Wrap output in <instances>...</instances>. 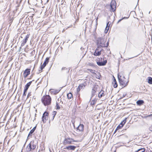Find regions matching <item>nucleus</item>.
Returning a JSON list of instances; mask_svg holds the SVG:
<instances>
[{
	"instance_id": "c756f323",
	"label": "nucleus",
	"mask_w": 152,
	"mask_h": 152,
	"mask_svg": "<svg viewBox=\"0 0 152 152\" xmlns=\"http://www.w3.org/2000/svg\"><path fill=\"white\" fill-rule=\"evenodd\" d=\"M87 70L88 71H89L91 72L92 73H94L95 70H92L90 69H88Z\"/></svg>"
},
{
	"instance_id": "c85d7f7f",
	"label": "nucleus",
	"mask_w": 152,
	"mask_h": 152,
	"mask_svg": "<svg viewBox=\"0 0 152 152\" xmlns=\"http://www.w3.org/2000/svg\"><path fill=\"white\" fill-rule=\"evenodd\" d=\"M44 68L43 66L42 65H41L40 67V69L39 70V73H40L42 72V70Z\"/></svg>"
},
{
	"instance_id": "e433bc0d",
	"label": "nucleus",
	"mask_w": 152,
	"mask_h": 152,
	"mask_svg": "<svg viewBox=\"0 0 152 152\" xmlns=\"http://www.w3.org/2000/svg\"><path fill=\"white\" fill-rule=\"evenodd\" d=\"M80 88L79 87H78V88H77V91L78 92L79 91H80Z\"/></svg>"
},
{
	"instance_id": "412c9836",
	"label": "nucleus",
	"mask_w": 152,
	"mask_h": 152,
	"mask_svg": "<svg viewBox=\"0 0 152 152\" xmlns=\"http://www.w3.org/2000/svg\"><path fill=\"white\" fill-rule=\"evenodd\" d=\"M96 90L95 88H94L92 89V91H91V98H92L93 96H95L96 93Z\"/></svg>"
},
{
	"instance_id": "393cba45",
	"label": "nucleus",
	"mask_w": 152,
	"mask_h": 152,
	"mask_svg": "<svg viewBox=\"0 0 152 152\" xmlns=\"http://www.w3.org/2000/svg\"><path fill=\"white\" fill-rule=\"evenodd\" d=\"M148 82L150 84H152V78L151 77H148Z\"/></svg>"
},
{
	"instance_id": "b1692460",
	"label": "nucleus",
	"mask_w": 152,
	"mask_h": 152,
	"mask_svg": "<svg viewBox=\"0 0 152 152\" xmlns=\"http://www.w3.org/2000/svg\"><path fill=\"white\" fill-rule=\"evenodd\" d=\"M49 58L48 57H47L46 58L45 60V61L43 64H45V65H46L47 64H48L49 60Z\"/></svg>"
},
{
	"instance_id": "f03ea898",
	"label": "nucleus",
	"mask_w": 152,
	"mask_h": 152,
	"mask_svg": "<svg viewBox=\"0 0 152 152\" xmlns=\"http://www.w3.org/2000/svg\"><path fill=\"white\" fill-rule=\"evenodd\" d=\"M41 101L45 106H48L50 104L51 98L49 95H46L42 98Z\"/></svg>"
},
{
	"instance_id": "bb28decb",
	"label": "nucleus",
	"mask_w": 152,
	"mask_h": 152,
	"mask_svg": "<svg viewBox=\"0 0 152 152\" xmlns=\"http://www.w3.org/2000/svg\"><path fill=\"white\" fill-rule=\"evenodd\" d=\"M123 124H121L120 123V124L116 128L117 129H121V128H122L123 126Z\"/></svg>"
},
{
	"instance_id": "f8f14e48",
	"label": "nucleus",
	"mask_w": 152,
	"mask_h": 152,
	"mask_svg": "<svg viewBox=\"0 0 152 152\" xmlns=\"http://www.w3.org/2000/svg\"><path fill=\"white\" fill-rule=\"evenodd\" d=\"M84 126L83 124H80L77 127V131L82 132L84 130Z\"/></svg>"
},
{
	"instance_id": "c03bdc74",
	"label": "nucleus",
	"mask_w": 152,
	"mask_h": 152,
	"mask_svg": "<svg viewBox=\"0 0 152 152\" xmlns=\"http://www.w3.org/2000/svg\"><path fill=\"white\" fill-rule=\"evenodd\" d=\"M122 20V19H121L119 20H118V23L119 22H120Z\"/></svg>"
},
{
	"instance_id": "de8ad7c7",
	"label": "nucleus",
	"mask_w": 152,
	"mask_h": 152,
	"mask_svg": "<svg viewBox=\"0 0 152 152\" xmlns=\"http://www.w3.org/2000/svg\"><path fill=\"white\" fill-rule=\"evenodd\" d=\"M72 124H74V123H73V122H72Z\"/></svg>"
},
{
	"instance_id": "72a5a7b5",
	"label": "nucleus",
	"mask_w": 152,
	"mask_h": 152,
	"mask_svg": "<svg viewBox=\"0 0 152 152\" xmlns=\"http://www.w3.org/2000/svg\"><path fill=\"white\" fill-rule=\"evenodd\" d=\"M27 91H25V90H24V92L23 94V96H26V93L27 92Z\"/></svg>"
},
{
	"instance_id": "8fccbe9b",
	"label": "nucleus",
	"mask_w": 152,
	"mask_h": 152,
	"mask_svg": "<svg viewBox=\"0 0 152 152\" xmlns=\"http://www.w3.org/2000/svg\"><path fill=\"white\" fill-rule=\"evenodd\" d=\"M81 49H82V48H81Z\"/></svg>"
},
{
	"instance_id": "7c9ffc66",
	"label": "nucleus",
	"mask_w": 152,
	"mask_h": 152,
	"mask_svg": "<svg viewBox=\"0 0 152 152\" xmlns=\"http://www.w3.org/2000/svg\"><path fill=\"white\" fill-rule=\"evenodd\" d=\"M126 118H125L121 123L123 124V126L125 124L126 122Z\"/></svg>"
},
{
	"instance_id": "a18cd8bd",
	"label": "nucleus",
	"mask_w": 152,
	"mask_h": 152,
	"mask_svg": "<svg viewBox=\"0 0 152 152\" xmlns=\"http://www.w3.org/2000/svg\"><path fill=\"white\" fill-rule=\"evenodd\" d=\"M30 95V93L28 94V96H27V98H28L29 97V96Z\"/></svg>"
},
{
	"instance_id": "dca6fc26",
	"label": "nucleus",
	"mask_w": 152,
	"mask_h": 152,
	"mask_svg": "<svg viewBox=\"0 0 152 152\" xmlns=\"http://www.w3.org/2000/svg\"><path fill=\"white\" fill-rule=\"evenodd\" d=\"M60 91V90H54L53 89H51L50 90V92L52 94H58Z\"/></svg>"
},
{
	"instance_id": "9d476101",
	"label": "nucleus",
	"mask_w": 152,
	"mask_h": 152,
	"mask_svg": "<svg viewBox=\"0 0 152 152\" xmlns=\"http://www.w3.org/2000/svg\"><path fill=\"white\" fill-rule=\"evenodd\" d=\"M102 50H99V49L97 48L95 50L94 55L95 56H99L101 54Z\"/></svg>"
},
{
	"instance_id": "c9c22d12",
	"label": "nucleus",
	"mask_w": 152,
	"mask_h": 152,
	"mask_svg": "<svg viewBox=\"0 0 152 152\" xmlns=\"http://www.w3.org/2000/svg\"><path fill=\"white\" fill-rule=\"evenodd\" d=\"M88 64L89 65L91 66H94V64L92 63H90Z\"/></svg>"
},
{
	"instance_id": "a19ab883",
	"label": "nucleus",
	"mask_w": 152,
	"mask_h": 152,
	"mask_svg": "<svg viewBox=\"0 0 152 152\" xmlns=\"http://www.w3.org/2000/svg\"><path fill=\"white\" fill-rule=\"evenodd\" d=\"M95 102H92H92H91V104H92V105H94L95 103Z\"/></svg>"
},
{
	"instance_id": "473e14b6",
	"label": "nucleus",
	"mask_w": 152,
	"mask_h": 152,
	"mask_svg": "<svg viewBox=\"0 0 152 152\" xmlns=\"http://www.w3.org/2000/svg\"><path fill=\"white\" fill-rule=\"evenodd\" d=\"M80 88H82V87H85L84 84H80L78 86Z\"/></svg>"
},
{
	"instance_id": "aec40b11",
	"label": "nucleus",
	"mask_w": 152,
	"mask_h": 152,
	"mask_svg": "<svg viewBox=\"0 0 152 152\" xmlns=\"http://www.w3.org/2000/svg\"><path fill=\"white\" fill-rule=\"evenodd\" d=\"M36 126H35L34 127V128L30 131V132H29L28 134V137L31 136L32 134L34 132V131L36 129Z\"/></svg>"
},
{
	"instance_id": "7ed1b4c3",
	"label": "nucleus",
	"mask_w": 152,
	"mask_h": 152,
	"mask_svg": "<svg viewBox=\"0 0 152 152\" xmlns=\"http://www.w3.org/2000/svg\"><path fill=\"white\" fill-rule=\"evenodd\" d=\"M118 77L120 85L123 88L125 87L128 85V81L126 82L124 80L125 78L124 77H122L120 75L118 74Z\"/></svg>"
},
{
	"instance_id": "58836bf2",
	"label": "nucleus",
	"mask_w": 152,
	"mask_h": 152,
	"mask_svg": "<svg viewBox=\"0 0 152 152\" xmlns=\"http://www.w3.org/2000/svg\"><path fill=\"white\" fill-rule=\"evenodd\" d=\"M118 130V129H117V128H116V129H115V131H114V133H116V131H117Z\"/></svg>"
},
{
	"instance_id": "4be33fe9",
	"label": "nucleus",
	"mask_w": 152,
	"mask_h": 152,
	"mask_svg": "<svg viewBox=\"0 0 152 152\" xmlns=\"http://www.w3.org/2000/svg\"><path fill=\"white\" fill-rule=\"evenodd\" d=\"M64 70H65L66 71V72L67 73H68L69 72V69L68 68H66V67H63L61 69V71H62Z\"/></svg>"
},
{
	"instance_id": "20e7f679",
	"label": "nucleus",
	"mask_w": 152,
	"mask_h": 152,
	"mask_svg": "<svg viewBox=\"0 0 152 152\" xmlns=\"http://www.w3.org/2000/svg\"><path fill=\"white\" fill-rule=\"evenodd\" d=\"M76 142L73 139L70 138H65L64 141V144L65 145L66 144H73V142Z\"/></svg>"
},
{
	"instance_id": "09e8293b",
	"label": "nucleus",
	"mask_w": 152,
	"mask_h": 152,
	"mask_svg": "<svg viewBox=\"0 0 152 152\" xmlns=\"http://www.w3.org/2000/svg\"><path fill=\"white\" fill-rule=\"evenodd\" d=\"M103 49H102L101 50H103Z\"/></svg>"
},
{
	"instance_id": "39448f33",
	"label": "nucleus",
	"mask_w": 152,
	"mask_h": 152,
	"mask_svg": "<svg viewBox=\"0 0 152 152\" xmlns=\"http://www.w3.org/2000/svg\"><path fill=\"white\" fill-rule=\"evenodd\" d=\"M110 11L114 12L115 10L116 3L115 0H112L110 3Z\"/></svg>"
},
{
	"instance_id": "2eb2a0df",
	"label": "nucleus",
	"mask_w": 152,
	"mask_h": 152,
	"mask_svg": "<svg viewBox=\"0 0 152 152\" xmlns=\"http://www.w3.org/2000/svg\"><path fill=\"white\" fill-rule=\"evenodd\" d=\"M110 24V22H108L106 25V27L104 31V32L106 33H107L108 31V30L109 28V26Z\"/></svg>"
},
{
	"instance_id": "f704fd0d",
	"label": "nucleus",
	"mask_w": 152,
	"mask_h": 152,
	"mask_svg": "<svg viewBox=\"0 0 152 152\" xmlns=\"http://www.w3.org/2000/svg\"><path fill=\"white\" fill-rule=\"evenodd\" d=\"M97 99H94L93 100H92V102H94L96 103L97 101Z\"/></svg>"
},
{
	"instance_id": "79ce46f5",
	"label": "nucleus",
	"mask_w": 152,
	"mask_h": 152,
	"mask_svg": "<svg viewBox=\"0 0 152 152\" xmlns=\"http://www.w3.org/2000/svg\"><path fill=\"white\" fill-rule=\"evenodd\" d=\"M42 65L44 67H45V66H46V65H45V64H43V65Z\"/></svg>"
},
{
	"instance_id": "6ab92c4d",
	"label": "nucleus",
	"mask_w": 152,
	"mask_h": 152,
	"mask_svg": "<svg viewBox=\"0 0 152 152\" xmlns=\"http://www.w3.org/2000/svg\"><path fill=\"white\" fill-rule=\"evenodd\" d=\"M104 91L101 90L98 94V97L101 98L102 96H104L105 94H104Z\"/></svg>"
},
{
	"instance_id": "ea45409f",
	"label": "nucleus",
	"mask_w": 152,
	"mask_h": 152,
	"mask_svg": "<svg viewBox=\"0 0 152 152\" xmlns=\"http://www.w3.org/2000/svg\"><path fill=\"white\" fill-rule=\"evenodd\" d=\"M13 20L12 19H11L10 21V23H12V21Z\"/></svg>"
},
{
	"instance_id": "f3484780",
	"label": "nucleus",
	"mask_w": 152,
	"mask_h": 152,
	"mask_svg": "<svg viewBox=\"0 0 152 152\" xmlns=\"http://www.w3.org/2000/svg\"><path fill=\"white\" fill-rule=\"evenodd\" d=\"M32 83V81H30L25 86V91H27L30 85Z\"/></svg>"
},
{
	"instance_id": "2f4dec72",
	"label": "nucleus",
	"mask_w": 152,
	"mask_h": 152,
	"mask_svg": "<svg viewBox=\"0 0 152 152\" xmlns=\"http://www.w3.org/2000/svg\"><path fill=\"white\" fill-rule=\"evenodd\" d=\"M56 107L57 109H60V107L59 106L58 103L57 102H56Z\"/></svg>"
},
{
	"instance_id": "cd10ccee",
	"label": "nucleus",
	"mask_w": 152,
	"mask_h": 152,
	"mask_svg": "<svg viewBox=\"0 0 152 152\" xmlns=\"http://www.w3.org/2000/svg\"><path fill=\"white\" fill-rule=\"evenodd\" d=\"M56 113H57L55 111H54L53 112L52 115H53V118L52 119V120H53V119L55 117V116L56 115Z\"/></svg>"
},
{
	"instance_id": "f257e3e1",
	"label": "nucleus",
	"mask_w": 152,
	"mask_h": 152,
	"mask_svg": "<svg viewBox=\"0 0 152 152\" xmlns=\"http://www.w3.org/2000/svg\"><path fill=\"white\" fill-rule=\"evenodd\" d=\"M107 39H105L103 37H99L97 39V45L101 47H107L109 45V43L107 42L106 44L105 42L106 41Z\"/></svg>"
},
{
	"instance_id": "1a4fd4ad",
	"label": "nucleus",
	"mask_w": 152,
	"mask_h": 152,
	"mask_svg": "<svg viewBox=\"0 0 152 152\" xmlns=\"http://www.w3.org/2000/svg\"><path fill=\"white\" fill-rule=\"evenodd\" d=\"M30 69H27L24 71L23 74L24 78H26L27 77V76L30 74Z\"/></svg>"
},
{
	"instance_id": "0eeeda50",
	"label": "nucleus",
	"mask_w": 152,
	"mask_h": 152,
	"mask_svg": "<svg viewBox=\"0 0 152 152\" xmlns=\"http://www.w3.org/2000/svg\"><path fill=\"white\" fill-rule=\"evenodd\" d=\"M48 113L46 111L43 114L42 117V121L44 123H45L48 119Z\"/></svg>"
},
{
	"instance_id": "49530a36",
	"label": "nucleus",
	"mask_w": 152,
	"mask_h": 152,
	"mask_svg": "<svg viewBox=\"0 0 152 152\" xmlns=\"http://www.w3.org/2000/svg\"><path fill=\"white\" fill-rule=\"evenodd\" d=\"M58 1H60V0H57Z\"/></svg>"
},
{
	"instance_id": "37998d69",
	"label": "nucleus",
	"mask_w": 152,
	"mask_h": 152,
	"mask_svg": "<svg viewBox=\"0 0 152 152\" xmlns=\"http://www.w3.org/2000/svg\"><path fill=\"white\" fill-rule=\"evenodd\" d=\"M149 129H150V130L152 131V127H150L149 128Z\"/></svg>"
},
{
	"instance_id": "ddd939ff",
	"label": "nucleus",
	"mask_w": 152,
	"mask_h": 152,
	"mask_svg": "<svg viewBox=\"0 0 152 152\" xmlns=\"http://www.w3.org/2000/svg\"><path fill=\"white\" fill-rule=\"evenodd\" d=\"M76 146L72 145H70L68 146H66V149L68 150H74L76 148Z\"/></svg>"
},
{
	"instance_id": "423d86ee",
	"label": "nucleus",
	"mask_w": 152,
	"mask_h": 152,
	"mask_svg": "<svg viewBox=\"0 0 152 152\" xmlns=\"http://www.w3.org/2000/svg\"><path fill=\"white\" fill-rule=\"evenodd\" d=\"M36 147V145L34 144V141H31L28 146V149L29 151L31 149H34Z\"/></svg>"
},
{
	"instance_id": "9b49d317",
	"label": "nucleus",
	"mask_w": 152,
	"mask_h": 152,
	"mask_svg": "<svg viewBox=\"0 0 152 152\" xmlns=\"http://www.w3.org/2000/svg\"><path fill=\"white\" fill-rule=\"evenodd\" d=\"M107 62V61L105 60L103 62L98 61L97 62V64L99 66H103L106 65Z\"/></svg>"
},
{
	"instance_id": "6e6552de",
	"label": "nucleus",
	"mask_w": 152,
	"mask_h": 152,
	"mask_svg": "<svg viewBox=\"0 0 152 152\" xmlns=\"http://www.w3.org/2000/svg\"><path fill=\"white\" fill-rule=\"evenodd\" d=\"M30 34H28L26 36V38L25 39H24L22 41V42L21 44V46H23L25 45V44L27 42L28 38L29 37Z\"/></svg>"
},
{
	"instance_id": "3c124183",
	"label": "nucleus",
	"mask_w": 152,
	"mask_h": 152,
	"mask_svg": "<svg viewBox=\"0 0 152 152\" xmlns=\"http://www.w3.org/2000/svg\"><path fill=\"white\" fill-rule=\"evenodd\" d=\"M81 49H82V48H81Z\"/></svg>"
},
{
	"instance_id": "4468645a",
	"label": "nucleus",
	"mask_w": 152,
	"mask_h": 152,
	"mask_svg": "<svg viewBox=\"0 0 152 152\" xmlns=\"http://www.w3.org/2000/svg\"><path fill=\"white\" fill-rule=\"evenodd\" d=\"M113 85L114 87L116 88L118 86V84L115 78L113 77Z\"/></svg>"
},
{
	"instance_id": "a878e982",
	"label": "nucleus",
	"mask_w": 152,
	"mask_h": 152,
	"mask_svg": "<svg viewBox=\"0 0 152 152\" xmlns=\"http://www.w3.org/2000/svg\"><path fill=\"white\" fill-rule=\"evenodd\" d=\"M145 151V149L143 148H141L139 149L137 151V152H144Z\"/></svg>"
},
{
	"instance_id": "4c0bfd02",
	"label": "nucleus",
	"mask_w": 152,
	"mask_h": 152,
	"mask_svg": "<svg viewBox=\"0 0 152 152\" xmlns=\"http://www.w3.org/2000/svg\"><path fill=\"white\" fill-rule=\"evenodd\" d=\"M19 5H18L17 6H16V11H17L18 10V7H19Z\"/></svg>"
},
{
	"instance_id": "a211bd4d",
	"label": "nucleus",
	"mask_w": 152,
	"mask_h": 152,
	"mask_svg": "<svg viewBox=\"0 0 152 152\" xmlns=\"http://www.w3.org/2000/svg\"><path fill=\"white\" fill-rule=\"evenodd\" d=\"M144 101L143 100H138L137 101L136 103L138 105H141L144 103Z\"/></svg>"
},
{
	"instance_id": "5701e85b",
	"label": "nucleus",
	"mask_w": 152,
	"mask_h": 152,
	"mask_svg": "<svg viewBox=\"0 0 152 152\" xmlns=\"http://www.w3.org/2000/svg\"><path fill=\"white\" fill-rule=\"evenodd\" d=\"M67 98L69 99H70L73 97L72 94L71 93H68L67 95Z\"/></svg>"
}]
</instances>
